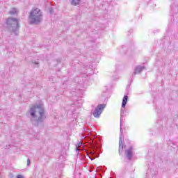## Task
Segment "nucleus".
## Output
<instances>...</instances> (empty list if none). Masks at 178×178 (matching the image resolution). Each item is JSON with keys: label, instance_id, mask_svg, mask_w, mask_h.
<instances>
[{"label": "nucleus", "instance_id": "17", "mask_svg": "<svg viewBox=\"0 0 178 178\" xmlns=\"http://www.w3.org/2000/svg\"><path fill=\"white\" fill-rule=\"evenodd\" d=\"M17 178H23V175H19L17 176Z\"/></svg>", "mask_w": 178, "mask_h": 178}, {"label": "nucleus", "instance_id": "14", "mask_svg": "<svg viewBox=\"0 0 178 178\" xmlns=\"http://www.w3.org/2000/svg\"><path fill=\"white\" fill-rule=\"evenodd\" d=\"M123 115H124V108H122L120 111V123L122 124V119H123Z\"/></svg>", "mask_w": 178, "mask_h": 178}, {"label": "nucleus", "instance_id": "3", "mask_svg": "<svg viewBox=\"0 0 178 178\" xmlns=\"http://www.w3.org/2000/svg\"><path fill=\"white\" fill-rule=\"evenodd\" d=\"M6 28L15 35H19V29H20V19L15 17H8L6 19Z\"/></svg>", "mask_w": 178, "mask_h": 178}, {"label": "nucleus", "instance_id": "10", "mask_svg": "<svg viewBox=\"0 0 178 178\" xmlns=\"http://www.w3.org/2000/svg\"><path fill=\"white\" fill-rule=\"evenodd\" d=\"M128 99H129V96L124 95L122 99V108H126V105L127 104Z\"/></svg>", "mask_w": 178, "mask_h": 178}, {"label": "nucleus", "instance_id": "1", "mask_svg": "<svg viewBox=\"0 0 178 178\" xmlns=\"http://www.w3.org/2000/svg\"><path fill=\"white\" fill-rule=\"evenodd\" d=\"M82 139L88 140H89V146L84 147H82V149L85 152H86L88 158L90 159V161H94L95 158L99 157V153L98 152V149L101 148V145H99V140H95V136L92 135L91 132L86 135H82Z\"/></svg>", "mask_w": 178, "mask_h": 178}, {"label": "nucleus", "instance_id": "9", "mask_svg": "<svg viewBox=\"0 0 178 178\" xmlns=\"http://www.w3.org/2000/svg\"><path fill=\"white\" fill-rule=\"evenodd\" d=\"M125 156L127 158L128 161H131V159L133 158V152L130 150H126Z\"/></svg>", "mask_w": 178, "mask_h": 178}, {"label": "nucleus", "instance_id": "18", "mask_svg": "<svg viewBox=\"0 0 178 178\" xmlns=\"http://www.w3.org/2000/svg\"><path fill=\"white\" fill-rule=\"evenodd\" d=\"M132 149H133V146H131V147L128 149V150H130L131 152L132 151Z\"/></svg>", "mask_w": 178, "mask_h": 178}, {"label": "nucleus", "instance_id": "19", "mask_svg": "<svg viewBox=\"0 0 178 178\" xmlns=\"http://www.w3.org/2000/svg\"><path fill=\"white\" fill-rule=\"evenodd\" d=\"M33 63H34L35 65H39L38 62H36V61L33 62Z\"/></svg>", "mask_w": 178, "mask_h": 178}, {"label": "nucleus", "instance_id": "7", "mask_svg": "<svg viewBox=\"0 0 178 178\" xmlns=\"http://www.w3.org/2000/svg\"><path fill=\"white\" fill-rule=\"evenodd\" d=\"M144 69H145V66L138 65L137 67H136L135 72L133 73L132 76H136V74H138V73H141L143 70H144Z\"/></svg>", "mask_w": 178, "mask_h": 178}, {"label": "nucleus", "instance_id": "11", "mask_svg": "<svg viewBox=\"0 0 178 178\" xmlns=\"http://www.w3.org/2000/svg\"><path fill=\"white\" fill-rule=\"evenodd\" d=\"M122 152H123V141L122 140H119V154L122 155Z\"/></svg>", "mask_w": 178, "mask_h": 178}, {"label": "nucleus", "instance_id": "16", "mask_svg": "<svg viewBox=\"0 0 178 178\" xmlns=\"http://www.w3.org/2000/svg\"><path fill=\"white\" fill-rule=\"evenodd\" d=\"M31 163L30 159H27V166H29Z\"/></svg>", "mask_w": 178, "mask_h": 178}, {"label": "nucleus", "instance_id": "20", "mask_svg": "<svg viewBox=\"0 0 178 178\" xmlns=\"http://www.w3.org/2000/svg\"><path fill=\"white\" fill-rule=\"evenodd\" d=\"M10 177L13 178V174L10 175Z\"/></svg>", "mask_w": 178, "mask_h": 178}, {"label": "nucleus", "instance_id": "15", "mask_svg": "<svg viewBox=\"0 0 178 178\" xmlns=\"http://www.w3.org/2000/svg\"><path fill=\"white\" fill-rule=\"evenodd\" d=\"M81 145H83V142H79V144L76 145V152L79 151V147H80Z\"/></svg>", "mask_w": 178, "mask_h": 178}, {"label": "nucleus", "instance_id": "13", "mask_svg": "<svg viewBox=\"0 0 178 178\" xmlns=\"http://www.w3.org/2000/svg\"><path fill=\"white\" fill-rule=\"evenodd\" d=\"M120 140H122V138H123V129H122V122L120 123Z\"/></svg>", "mask_w": 178, "mask_h": 178}, {"label": "nucleus", "instance_id": "8", "mask_svg": "<svg viewBox=\"0 0 178 178\" xmlns=\"http://www.w3.org/2000/svg\"><path fill=\"white\" fill-rule=\"evenodd\" d=\"M9 15L11 16H17L19 15V11L16 8H12L8 12Z\"/></svg>", "mask_w": 178, "mask_h": 178}, {"label": "nucleus", "instance_id": "4", "mask_svg": "<svg viewBox=\"0 0 178 178\" xmlns=\"http://www.w3.org/2000/svg\"><path fill=\"white\" fill-rule=\"evenodd\" d=\"M29 24H40L42 22V12L39 8H33L29 16Z\"/></svg>", "mask_w": 178, "mask_h": 178}, {"label": "nucleus", "instance_id": "6", "mask_svg": "<svg viewBox=\"0 0 178 178\" xmlns=\"http://www.w3.org/2000/svg\"><path fill=\"white\" fill-rule=\"evenodd\" d=\"M65 156H63V155H60L58 158V163L56 164V168H60V169H62L63 168H65V164L63 163V161H65Z\"/></svg>", "mask_w": 178, "mask_h": 178}, {"label": "nucleus", "instance_id": "5", "mask_svg": "<svg viewBox=\"0 0 178 178\" xmlns=\"http://www.w3.org/2000/svg\"><path fill=\"white\" fill-rule=\"evenodd\" d=\"M105 106H106V104H104L97 105L93 111L94 118H99L104 109H105Z\"/></svg>", "mask_w": 178, "mask_h": 178}, {"label": "nucleus", "instance_id": "12", "mask_svg": "<svg viewBox=\"0 0 178 178\" xmlns=\"http://www.w3.org/2000/svg\"><path fill=\"white\" fill-rule=\"evenodd\" d=\"M80 3V0H72L71 4L74 5V6H76Z\"/></svg>", "mask_w": 178, "mask_h": 178}, {"label": "nucleus", "instance_id": "2", "mask_svg": "<svg viewBox=\"0 0 178 178\" xmlns=\"http://www.w3.org/2000/svg\"><path fill=\"white\" fill-rule=\"evenodd\" d=\"M29 114L31 118V122L35 127H40L45 120L47 115H45V108L42 104H36L30 108Z\"/></svg>", "mask_w": 178, "mask_h": 178}]
</instances>
